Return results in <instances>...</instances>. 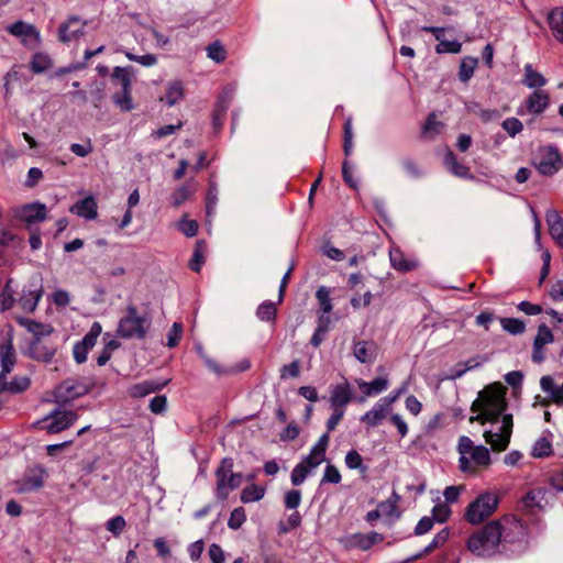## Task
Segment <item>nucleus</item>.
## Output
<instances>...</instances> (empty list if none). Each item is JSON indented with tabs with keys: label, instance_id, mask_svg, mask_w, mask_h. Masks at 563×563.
<instances>
[{
	"label": "nucleus",
	"instance_id": "obj_1",
	"mask_svg": "<svg viewBox=\"0 0 563 563\" xmlns=\"http://www.w3.org/2000/svg\"><path fill=\"white\" fill-rule=\"evenodd\" d=\"M507 406L505 388L498 384L489 385L479 393L477 400L472 404V411L478 413L472 417L471 421H478L482 424L497 423L504 415H507L505 412Z\"/></svg>",
	"mask_w": 563,
	"mask_h": 563
},
{
	"label": "nucleus",
	"instance_id": "obj_2",
	"mask_svg": "<svg viewBox=\"0 0 563 563\" xmlns=\"http://www.w3.org/2000/svg\"><path fill=\"white\" fill-rule=\"evenodd\" d=\"M500 554L511 558L523 554L530 545L528 527L515 516H506L499 520Z\"/></svg>",
	"mask_w": 563,
	"mask_h": 563
},
{
	"label": "nucleus",
	"instance_id": "obj_3",
	"mask_svg": "<svg viewBox=\"0 0 563 563\" xmlns=\"http://www.w3.org/2000/svg\"><path fill=\"white\" fill-rule=\"evenodd\" d=\"M152 325L148 312L139 311L134 305H128L117 328V335L124 340H143Z\"/></svg>",
	"mask_w": 563,
	"mask_h": 563
},
{
	"label": "nucleus",
	"instance_id": "obj_4",
	"mask_svg": "<svg viewBox=\"0 0 563 563\" xmlns=\"http://www.w3.org/2000/svg\"><path fill=\"white\" fill-rule=\"evenodd\" d=\"M500 533L497 520H493L468 538L467 549L479 558L500 554Z\"/></svg>",
	"mask_w": 563,
	"mask_h": 563
},
{
	"label": "nucleus",
	"instance_id": "obj_5",
	"mask_svg": "<svg viewBox=\"0 0 563 563\" xmlns=\"http://www.w3.org/2000/svg\"><path fill=\"white\" fill-rule=\"evenodd\" d=\"M216 497L222 501L242 484V474L233 472V460L231 457L221 460L220 465L216 470Z\"/></svg>",
	"mask_w": 563,
	"mask_h": 563
},
{
	"label": "nucleus",
	"instance_id": "obj_6",
	"mask_svg": "<svg viewBox=\"0 0 563 563\" xmlns=\"http://www.w3.org/2000/svg\"><path fill=\"white\" fill-rule=\"evenodd\" d=\"M132 77L133 68L115 66L112 71V79L117 80L120 85V91L112 96L113 103L124 112L132 111L135 106L132 99Z\"/></svg>",
	"mask_w": 563,
	"mask_h": 563
},
{
	"label": "nucleus",
	"instance_id": "obj_7",
	"mask_svg": "<svg viewBox=\"0 0 563 563\" xmlns=\"http://www.w3.org/2000/svg\"><path fill=\"white\" fill-rule=\"evenodd\" d=\"M512 415H504L499 422L492 423V428L484 432L486 443L495 451H505L512 434Z\"/></svg>",
	"mask_w": 563,
	"mask_h": 563
},
{
	"label": "nucleus",
	"instance_id": "obj_8",
	"mask_svg": "<svg viewBox=\"0 0 563 563\" xmlns=\"http://www.w3.org/2000/svg\"><path fill=\"white\" fill-rule=\"evenodd\" d=\"M533 166L543 176H553L563 167V157L555 145L541 146L534 158Z\"/></svg>",
	"mask_w": 563,
	"mask_h": 563
},
{
	"label": "nucleus",
	"instance_id": "obj_9",
	"mask_svg": "<svg viewBox=\"0 0 563 563\" xmlns=\"http://www.w3.org/2000/svg\"><path fill=\"white\" fill-rule=\"evenodd\" d=\"M498 505V498L493 493H484L473 500L465 510V519L477 525L490 516Z\"/></svg>",
	"mask_w": 563,
	"mask_h": 563
},
{
	"label": "nucleus",
	"instance_id": "obj_10",
	"mask_svg": "<svg viewBox=\"0 0 563 563\" xmlns=\"http://www.w3.org/2000/svg\"><path fill=\"white\" fill-rule=\"evenodd\" d=\"M78 416L73 410H62L59 408L54 409L43 420L37 421L36 424L40 429L47 431L48 433H58L69 428Z\"/></svg>",
	"mask_w": 563,
	"mask_h": 563
},
{
	"label": "nucleus",
	"instance_id": "obj_11",
	"mask_svg": "<svg viewBox=\"0 0 563 563\" xmlns=\"http://www.w3.org/2000/svg\"><path fill=\"white\" fill-rule=\"evenodd\" d=\"M46 477L47 471L43 465L36 464L29 466L21 478L15 481L14 489L20 494L38 490L44 486Z\"/></svg>",
	"mask_w": 563,
	"mask_h": 563
},
{
	"label": "nucleus",
	"instance_id": "obj_12",
	"mask_svg": "<svg viewBox=\"0 0 563 563\" xmlns=\"http://www.w3.org/2000/svg\"><path fill=\"white\" fill-rule=\"evenodd\" d=\"M550 106V95L543 89L533 90L517 108L518 115H540Z\"/></svg>",
	"mask_w": 563,
	"mask_h": 563
},
{
	"label": "nucleus",
	"instance_id": "obj_13",
	"mask_svg": "<svg viewBox=\"0 0 563 563\" xmlns=\"http://www.w3.org/2000/svg\"><path fill=\"white\" fill-rule=\"evenodd\" d=\"M102 332L100 322L95 321L85 336L77 341L73 347V356L76 363L82 364L87 361L89 351L96 345Z\"/></svg>",
	"mask_w": 563,
	"mask_h": 563
},
{
	"label": "nucleus",
	"instance_id": "obj_14",
	"mask_svg": "<svg viewBox=\"0 0 563 563\" xmlns=\"http://www.w3.org/2000/svg\"><path fill=\"white\" fill-rule=\"evenodd\" d=\"M7 31L18 38L21 43L29 47L35 48L41 43V35L36 27L24 21H16L7 26Z\"/></svg>",
	"mask_w": 563,
	"mask_h": 563
},
{
	"label": "nucleus",
	"instance_id": "obj_15",
	"mask_svg": "<svg viewBox=\"0 0 563 563\" xmlns=\"http://www.w3.org/2000/svg\"><path fill=\"white\" fill-rule=\"evenodd\" d=\"M46 217V206L41 202L26 203L15 210V218L29 227L43 222Z\"/></svg>",
	"mask_w": 563,
	"mask_h": 563
},
{
	"label": "nucleus",
	"instance_id": "obj_16",
	"mask_svg": "<svg viewBox=\"0 0 563 563\" xmlns=\"http://www.w3.org/2000/svg\"><path fill=\"white\" fill-rule=\"evenodd\" d=\"M352 398V388L346 380L331 388L330 404L333 409L345 411V407L351 402Z\"/></svg>",
	"mask_w": 563,
	"mask_h": 563
},
{
	"label": "nucleus",
	"instance_id": "obj_17",
	"mask_svg": "<svg viewBox=\"0 0 563 563\" xmlns=\"http://www.w3.org/2000/svg\"><path fill=\"white\" fill-rule=\"evenodd\" d=\"M390 408L391 407L386 404V400L380 398L371 410L366 411L361 417L360 420L368 427H377L386 418L387 413L390 411Z\"/></svg>",
	"mask_w": 563,
	"mask_h": 563
},
{
	"label": "nucleus",
	"instance_id": "obj_18",
	"mask_svg": "<svg viewBox=\"0 0 563 563\" xmlns=\"http://www.w3.org/2000/svg\"><path fill=\"white\" fill-rule=\"evenodd\" d=\"M85 22H81L78 16H70L67 22L60 24L58 29V38L63 43H68L73 38L81 35L84 32Z\"/></svg>",
	"mask_w": 563,
	"mask_h": 563
},
{
	"label": "nucleus",
	"instance_id": "obj_19",
	"mask_svg": "<svg viewBox=\"0 0 563 563\" xmlns=\"http://www.w3.org/2000/svg\"><path fill=\"white\" fill-rule=\"evenodd\" d=\"M330 437L323 433L318 442L311 448L309 454L305 456V461L312 467L319 466L325 459L327 448L329 445Z\"/></svg>",
	"mask_w": 563,
	"mask_h": 563
},
{
	"label": "nucleus",
	"instance_id": "obj_20",
	"mask_svg": "<svg viewBox=\"0 0 563 563\" xmlns=\"http://www.w3.org/2000/svg\"><path fill=\"white\" fill-rule=\"evenodd\" d=\"M55 353V346L48 345L38 339H34L30 344V355L36 361L48 363L53 360Z\"/></svg>",
	"mask_w": 563,
	"mask_h": 563
},
{
	"label": "nucleus",
	"instance_id": "obj_21",
	"mask_svg": "<svg viewBox=\"0 0 563 563\" xmlns=\"http://www.w3.org/2000/svg\"><path fill=\"white\" fill-rule=\"evenodd\" d=\"M549 233L561 246H563V218L554 209H549L545 214Z\"/></svg>",
	"mask_w": 563,
	"mask_h": 563
},
{
	"label": "nucleus",
	"instance_id": "obj_22",
	"mask_svg": "<svg viewBox=\"0 0 563 563\" xmlns=\"http://www.w3.org/2000/svg\"><path fill=\"white\" fill-rule=\"evenodd\" d=\"M377 346L373 341L355 342L353 354L360 363H371L376 358Z\"/></svg>",
	"mask_w": 563,
	"mask_h": 563
},
{
	"label": "nucleus",
	"instance_id": "obj_23",
	"mask_svg": "<svg viewBox=\"0 0 563 563\" xmlns=\"http://www.w3.org/2000/svg\"><path fill=\"white\" fill-rule=\"evenodd\" d=\"M389 261L393 268L402 273L410 272L418 266V262L407 260L402 251L397 246L390 249Z\"/></svg>",
	"mask_w": 563,
	"mask_h": 563
},
{
	"label": "nucleus",
	"instance_id": "obj_24",
	"mask_svg": "<svg viewBox=\"0 0 563 563\" xmlns=\"http://www.w3.org/2000/svg\"><path fill=\"white\" fill-rule=\"evenodd\" d=\"M70 211L86 220H93L98 216L97 203L92 197H86V198L77 201L70 208Z\"/></svg>",
	"mask_w": 563,
	"mask_h": 563
},
{
	"label": "nucleus",
	"instance_id": "obj_25",
	"mask_svg": "<svg viewBox=\"0 0 563 563\" xmlns=\"http://www.w3.org/2000/svg\"><path fill=\"white\" fill-rule=\"evenodd\" d=\"M521 82L527 88L538 90L545 86L548 80L541 73L536 70L531 64H526Z\"/></svg>",
	"mask_w": 563,
	"mask_h": 563
},
{
	"label": "nucleus",
	"instance_id": "obj_26",
	"mask_svg": "<svg viewBox=\"0 0 563 563\" xmlns=\"http://www.w3.org/2000/svg\"><path fill=\"white\" fill-rule=\"evenodd\" d=\"M167 382H154V380H144L137 384L132 385L129 388V395L133 398H142L152 393L158 391L165 387Z\"/></svg>",
	"mask_w": 563,
	"mask_h": 563
},
{
	"label": "nucleus",
	"instance_id": "obj_27",
	"mask_svg": "<svg viewBox=\"0 0 563 563\" xmlns=\"http://www.w3.org/2000/svg\"><path fill=\"white\" fill-rule=\"evenodd\" d=\"M42 294V286L30 289H23L22 295L19 299V305L24 311L33 312L38 305Z\"/></svg>",
	"mask_w": 563,
	"mask_h": 563
},
{
	"label": "nucleus",
	"instance_id": "obj_28",
	"mask_svg": "<svg viewBox=\"0 0 563 563\" xmlns=\"http://www.w3.org/2000/svg\"><path fill=\"white\" fill-rule=\"evenodd\" d=\"M444 165L448 170L456 177L464 179H473L474 176L471 174L470 168L461 164L453 152L449 151L444 156Z\"/></svg>",
	"mask_w": 563,
	"mask_h": 563
},
{
	"label": "nucleus",
	"instance_id": "obj_29",
	"mask_svg": "<svg viewBox=\"0 0 563 563\" xmlns=\"http://www.w3.org/2000/svg\"><path fill=\"white\" fill-rule=\"evenodd\" d=\"M540 386L555 405L563 407V382L562 385H555L551 376H543Z\"/></svg>",
	"mask_w": 563,
	"mask_h": 563
},
{
	"label": "nucleus",
	"instance_id": "obj_30",
	"mask_svg": "<svg viewBox=\"0 0 563 563\" xmlns=\"http://www.w3.org/2000/svg\"><path fill=\"white\" fill-rule=\"evenodd\" d=\"M358 388L367 397L378 395L388 388L389 382L387 377H376L372 382H365L363 379L356 380Z\"/></svg>",
	"mask_w": 563,
	"mask_h": 563
},
{
	"label": "nucleus",
	"instance_id": "obj_31",
	"mask_svg": "<svg viewBox=\"0 0 563 563\" xmlns=\"http://www.w3.org/2000/svg\"><path fill=\"white\" fill-rule=\"evenodd\" d=\"M550 30L556 41L563 43V8H554L548 14Z\"/></svg>",
	"mask_w": 563,
	"mask_h": 563
},
{
	"label": "nucleus",
	"instance_id": "obj_32",
	"mask_svg": "<svg viewBox=\"0 0 563 563\" xmlns=\"http://www.w3.org/2000/svg\"><path fill=\"white\" fill-rule=\"evenodd\" d=\"M184 98V87L181 81L173 80L166 85V93L161 97V101H164L168 107L175 106Z\"/></svg>",
	"mask_w": 563,
	"mask_h": 563
},
{
	"label": "nucleus",
	"instance_id": "obj_33",
	"mask_svg": "<svg viewBox=\"0 0 563 563\" xmlns=\"http://www.w3.org/2000/svg\"><path fill=\"white\" fill-rule=\"evenodd\" d=\"M236 90V82H231L222 89L216 103V108L219 109V113H227L231 102L234 99Z\"/></svg>",
	"mask_w": 563,
	"mask_h": 563
},
{
	"label": "nucleus",
	"instance_id": "obj_34",
	"mask_svg": "<svg viewBox=\"0 0 563 563\" xmlns=\"http://www.w3.org/2000/svg\"><path fill=\"white\" fill-rule=\"evenodd\" d=\"M21 323L34 335V339L41 340V338L53 333L52 325L47 323H41L31 319L22 320Z\"/></svg>",
	"mask_w": 563,
	"mask_h": 563
},
{
	"label": "nucleus",
	"instance_id": "obj_35",
	"mask_svg": "<svg viewBox=\"0 0 563 563\" xmlns=\"http://www.w3.org/2000/svg\"><path fill=\"white\" fill-rule=\"evenodd\" d=\"M547 494L548 490L543 487H537L529 490L522 499L523 506L527 508L542 507Z\"/></svg>",
	"mask_w": 563,
	"mask_h": 563
},
{
	"label": "nucleus",
	"instance_id": "obj_36",
	"mask_svg": "<svg viewBox=\"0 0 563 563\" xmlns=\"http://www.w3.org/2000/svg\"><path fill=\"white\" fill-rule=\"evenodd\" d=\"M478 64V59L475 57H464L461 60L460 68H459V79L466 84L470 81V79L474 75V70Z\"/></svg>",
	"mask_w": 563,
	"mask_h": 563
},
{
	"label": "nucleus",
	"instance_id": "obj_37",
	"mask_svg": "<svg viewBox=\"0 0 563 563\" xmlns=\"http://www.w3.org/2000/svg\"><path fill=\"white\" fill-rule=\"evenodd\" d=\"M31 379L27 375H16L10 382L5 379L8 394H20L30 387Z\"/></svg>",
	"mask_w": 563,
	"mask_h": 563
},
{
	"label": "nucleus",
	"instance_id": "obj_38",
	"mask_svg": "<svg viewBox=\"0 0 563 563\" xmlns=\"http://www.w3.org/2000/svg\"><path fill=\"white\" fill-rule=\"evenodd\" d=\"M53 65L51 57L45 53H35L32 56L30 68L35 74H42L48 70Z\"/></svg>",
	"mask_w": 563,
	"mask_h": 563
},
{
	"label": "nucleus",
	"instance_id": "obj_39",
	"mask_svg": "<svg viewBox=\"0 0 563 563\" xmlns=\"http://www.w3.org/2000/svg\"><path fill=\"white\" fill-rule=\"evenodd\" d=\"M552 454V443L545 435L539 438L531 450V455L536 459H544Z\"/></svg>",
	"mask_w": 563,
	"mask_h": 563
},
{
	"label": "nucleus",
	"instance_id": "obj_40",
	"mask_svg": "<svg viewBox=\"0 0 563 563\" xmlns=\"http://www.w3.org/2000/svg\"><path fill=\"white\" fill-rule=\"evenodd\" d=\"M468 455L476 466L487 467L492 463L489 450L484 445H476Z\"/></svg>",
	"mask_w": 563,
	"mask_h": 563
},
{
	"label": "nucleus",
	"instance_id": "obj_41",
	"mask_svg": "<svg viewBox=\"0 0 563 563\" xmlns=\"http://www.w3.org/2000/svg\"><path fill=\"white\" fill-rule=\"evenodd\" d=\"M314 467L310 466V464H308L305 460L300 463H298L291 471V474H290V479H291V484L294 486H299L301 485L308 474L313 470Z\"/></svg>",
	"mask_w": 563,
	"mask_h": 563
},
{
	"label": "nucleus",
	"instance_id": "obj_42",
	"mask_svg": "<svg viewBox=\"0 0 563 563\" xmlns=\"http://www.w3.org/2000/svg\"><path fill=\"white\" fill-rule=\"evenodd\" d=\"M354 539L356 545L364 551L384 540L383 536L376 531H372L367 534H355Z\"/></svg>",
	"mask_w": 563,
	"mask_h": 563
},
{
	"label": "nucleus",
	"instance_id": "obj_43",
	"mask_svg": "<svg viewBox=\"0 0 563 563\" xmlns=\"http://www.w3.org/2000/svg\"><path fill=\"white\" fill-rule=\"evenodd\" d=\"M218 186L216 183H210L206 196V214L208 220L210 221L211 217L216 213V208L218 203Z\"/></svg>",
	"mask_w": 563,
	"mask_h": 563
},
{
	"label": "nucleus",
	"instance_id": "obj_44",
	"mask_svg": "<svg viewBox=\"0 0 563 563\" xmlns=\"http://www.w3.org/2000/svg\"><path fill=\"white\" fill-rule=\"evenodd\" d=\"M265 495V489L256 484L249 485L241 492V500L244 504L261 500Z\"/></svg>",
	"mask_w": 563,
	"mask_h": 563
},
{
	"label": "nucleus",
	"instance_id": "obj_45",
	"mask_svg": "<svg viewBox=\"0 0 563 563\" xmlns=\"http://www.w3.org/2000/svg\"><path fill=\"white\" fill-rule=\"evenodd\" d=\"M500 325L504 331L512 335L522 334L526 331V323L518 318H501Z\"/></svg>",
	"mask_w": 563,
	"mask_h": 563
},
{
	"label": "nucleus",
	"instance_id": "obj_46",
	"mask_svg": "<svg viewBox=\"0 0 563 563\" xmlns=\"http://www.w3.org/2000/svg\"><path fill=\"white\" fill-rule=\"evenodd\" d=\"M277 314L276 305L272 301L262 302L256 309V317L262 321H274Z\"/></svg>",
	"mask_w": 563,
	"mask_h": 563
},
{
	"label": "nucleus",
	"instance_id": "obj_47",
	"mask_svg": "<svg viewBox=\"0 0 563 563\" xmlns=\"http://www.w3.org/2000/svg\"><path fill=\"white\" fill-rule=\"evenodd\" d=\"M443 124L437 121L435 114L430 113L422 128V135L427 139H433L437 134L441 132Z\"/></svg>",
	"mask_w": 563,
	"mask_h": 563
},
{
	"label": "nucleus",
	"instance_id": "obj_48",
	"mask_svg": "<svg viewBox=\"0 0 563 563\" xmlns=\"http://www.w3.org/2000/svg\"><path fill=\"white\" fill-rule=\"evenodd\" d=\"M205 249H206L205 242L197 241L196 247L194 250L192 256L189 262L190 269L196 273L200 272V269L205 263V257H203Z\"/></svg>",
	"mask_w": 563,
	"mask_h": 563
},
{
	"label": "nucleus",
	"instance_id": "obj_49",
	"mask_svg": "<svg viewBox=\"0 0 563 563\" xmlns=\"http://www.w3.org/2000/svg\"><path fill=\"white\" fill-rule=\"evenodd\" d=\"M316 298L319 302L321 312L330 313L332 311L333 305L330 297V289L328 287H319L316 291Z\"/></svg>",
	"mask_w": 563,
	"mask_h": 563
},
{
	"label": "nucleus",
	"instance_id": "obj_50",
	"mask_svg": "<svg viewBox=\"0 0 563 563\" xmlns=\"http://www.w3.org/2000/svg\"><path fill=\"white\" fill-rule=\"evenodd\" d=\"M344 461L350 470H360L363 474L367 472V466L364 465L363 457L356 450L349 451Z\"/></svg>",
	"mask_w": 563,
	"mask_h": 563
},
{
	"label": "nucleus",
	"instance_id": "obj_51",
	"mask_svg": "<svg viewBox=\"0 0 563 563\" xmlns=\"http://www.w3.org/2000/svg\"><path fill=\"white\" fill-rule=\"evenodd\" d=\"M207 56L216 63H222L227 58V51L219 41H214L206 48Z\"/></svg>",
	"mask_w": 563,
	"mask_h": 563
},
{
	"label": "nucleus",
	"instance_id": "obj_52",
	"mask_svg": "<svg viewBox=\"0 0 563 563\" xmlns=\"http://www.w3.org/2000/svg\"><path fill=\"white\" fill-rule=\"evenodd\" d=\"M301 525V516L298 511H294L292 514H290L287 518V521L284 522V521H280L278 523V532L280 534H285V533H288L290 532L291 530L296 529L297 527H299Z\"/></svg>",
	"mask_w": 563,
	"mask_h": 563
},
{
	"label": "nucleus",
	"instance_id": "obj_53",
	"mask_svg": "<svg viewBox=\"0 0 563 563\" xmlns=\"http://www.w3.org/2000/svg\"><path fill=\"white\" fill-rule=\"evenodd\" d=\"M11 282L12 279H9L1 294H0V307L1 310H9L13 307L14 303V290L11 288Z\"/></svg>",
	"mask_w": 563,
	"mask_h": 563
},
{
	"label": "nucleus",
	"instance_id": "obj_54",
	"mask_svg": "<svg viewBox=\"0 0 563 563\" xmlns=\"http://www.w3.org/2000/svg\"><path fill=\"white\" fill-rule=\"evenodd\" d=\"M192 189L188 185H181L170 195L173 206L179 207L192 195Z\"/></svg>",
	"mask_w": 563,
	"mask_h": 563
},
{
	"label": "nucleus",
	"instance_id": "obj_55",
	"mask_svg": "<svg viewBox=\"0 0 563 563\" xmlns=\"http://www.w3.org/2000/svg\"><path fill=\"white\" fill-rule=\"evenodd\" d=\"M431 514V518L433 519L434 522L443 523L449 519L451 515V509L446 503H438L432 508Z\"/></svg>",
	"mask_w": 563,
	"mask_h": 563
},
{
	"label": "nucleus",
	"instance_id": "obj_56",
	"mask_svg": "<svg viewBox=\"0 0 563 563\" xmlns=\"http://www.w3.org/2000/svg\"><path fill=\"white\" fill-rule=\"evenodd\" d=\"M246 520V512L243 507L234 508L228 520V527L232 530H238Z\"/></svg>",
	"mask_w": 563,
	"mask_h": 563
},
{
	"label": "nucleus",
	"instance_id": "obj_57",
	"mask_svg": "<svg viewBox=\"0 0 563 563\" xmlns=\"http://www.w3.org/2000/svg\"><path fill=\"white\" fill-rule=\"evenodd\" d=\"M353 151V129L352 118H347L344 123L343 152L345 156H350Z\"/></svg>",
	"mask_w": 563,
	"mask_h": 563
},
{
	"label": "nucleus",
	"instance_id": "obj_58",
	"mask_svg": "<svg viewBox=\"0 0 563 563\" xmlns=\"http://www.w3.org/2000/svg\"><path fill=\"white\" fill-rule=\"evenodd\" d=\"M503 129L508 133L509 136L515 137L523 130L522 122L517 118H507L501 122Z\"/></svg>",
	"mask_w": 563,
	"mask_h": 563
},
{
	"label": "nucleus",
	"instance_id": "obj_59",
	"mask_svg": "<svg viewBox=\"0 0 563 563\" xmlns=\"http://www.w3.org/2000/svg\"><path fill=\"white\" fill-rule=\"evenodd\" d=\"M553 341V334L547 324H540L538 327L537 335L533 340L534 345L543 346Z\"/></svg>",
	"mask_w": 563,
	"mask_h": 563
},
{
	"label": "nucleus",
	"instance_id": "obj_60",
	"mask_svg": "<svg viewBox=\"0 0 563 563\" xmlns=\"http://www.w3.org/2000/svg\"><path fill=\"white\" fill-rule=\"evenodd\" d=\"M181 126H183V122L181 121H179L177 124H166L164 126H161L157 130H154L151 133V137L153 140H161V139L167 137V136L173 135L174 133H176V131L181 129Z\"/></svg>",
	"mask_w": 563,
	"mask_h": 563
},
{
	"label": "nucleus",
	"instance_id": "obj_61",
	"mask_svg": "<svg viewBox=\"0 0 563 563\" xmlns=\"http://www.w3.org/2000/svg\"><path fill=\"white\" fill-rule=\"evenodd\" d=\"M462 49V43H460L459 41L454 40V41H441V43H439L437 46H435V52L438 54H445V53H450V54H457L460 53Z\"/></svg>",
	"mask_w": 563,
	"mask_h": 563
},
{
	"label": "nucleus",
	"instance_id": "obj_62",
	"mask_svg": "<svg viewBox=\"0 0 563 563\" xmlns=\"http://www.w3.org/2000/svg\"><path fill=\"white\" fill-rule=\"evenodd\" d=\"M125 519L122 516H115L109 519L106 523V528L113 536L118 537L122 533L125 528Z\"/></svg>",
	"mask_w": 563,
	"mask_h": 563
},
{
	"label": "nucleus",
	"instance_id": "obj_63",
	"mask_svg": "<svg viewBox=\"0 0 563 563\" xmlns=\"http://www.w3.org/2000/svg\"><path fill=\"white\" fill-rule=\"evenodd\" d=\"M15 364V355L9 349L5 353H3L1 357V373L0 376L5 378L7 374L10 373Z\"/></svg>",
	"mask_w": 563,
	"mask_h": 563
},
{
	"label": "nucleus",
	"instance_id": "obj_64",
	"mask_svg": "<svg viewBox=\"0 0 563 563\" xmlns=\"http://www.w3.org/2000/svg\"><path fill=\"white\" fill-rule=\"evenodd\" d=\"M285 507L287 509L296 510L301 503V493L298 489L288 490L284 498Z\"/></svg>",
	"mask_w": 563,
	"mask_h": 563
}]
</instances>
